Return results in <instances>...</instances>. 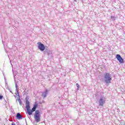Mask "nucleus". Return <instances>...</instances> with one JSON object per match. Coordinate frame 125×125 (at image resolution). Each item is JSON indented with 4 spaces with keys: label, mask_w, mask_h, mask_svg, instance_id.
Returning <instances> with one entry per match:
<instances>
[{
    "label": "nucleus",
    "mask_w": 125,
    "mask_h": 125,
    "mask_svg": "<svg viewBox=\"0 0 125 125\" xmlns=\"http://www.w3.org/2000/svg\"><path fill=\"white\" fill-rule=\"evenodd\" d=\"M2 98H3V96L0 95V100H1V99H2Z\"/></svg>",
    "instance_id": "9"
},
{
    "label": "nucleus",
    "mask_w": 125,
    "mask_h": 125,
    "mask_svg": "<svg viewBox=\"0 0 125 125\" xmlns=\"http://www.w3.org/2000/svg\"><path fill=\"white\" fill-rule=\"evenodd\" d=\"M38 48L41 51H43V50L45 49V47L44 46V45H43V44H42V42H38Z\"/></svg>",
    "instance_id": "4"
},
{
    "label": "nucleus",
    "mask_w": 125,
    "mask_h": 125,
    "mask_svg": "<svg viewBox=\"0 0 125 125\" xmlns=\"http://www.w3.org/2000/svg\"><path fill=\"white\" fill-rule=\"evenodd\" d=\"M12 125H15V124H12Z\"/></svg>",
    "instance_id": "11"
},
{
    "label": "nucleus",
    "mask_w": 125,
    "mask_h": 125,
    "mask_svg": "<svg viewBox=\"0 0 125 125\" xmlns=\"http://www.w3.org/2000/svg\"><path fill=\"white\" fill-rule=\"evenodd\" d=\"M111 19H115V17L111 16Z\"/></svg>",
    "instance_id": "10"
},
{
    "label": "nucleus",
    "mask_w": 125,
    "mask_h": 125,
    "mask_svg": "<svg viewBox=\"0 0 125 125\" xmlns=\"http://www.w3.org/2000/svg\"><path fill=\"white\" fill-rule=\"evenodd\" d=\"M116 57L119 62H120L121 64L124 63L125 62L124 61V59H123V58H122L120 54H117Z\"/></svg>",
    "instance_id": "5"
},
{
    "label": "nucleus",
    "mask_w": 125,
    "mask_h": 125,
    "mask_svg": "<svg viewBox=\"0 0 125 125\" xmlns=\"http://www.w3.org/2000/svg\"><path fill=\"white\" fill-rule=\"evenodd\" d=\"M26 108L27 110V113L29 116L33 114V112H35L36 111V109L38 108V104H35L34 105L33 107L32 108V110L30 109V102L29 101L26 102Z\"/></svg>",
    "instance_id": "1"
},
{
    "label": "nucleus",
    "mask_w": 125,
    "mask_h": 125,
    "mask_svg": "<svg viewBox=\"0 0 125 125\" xmlns=\"http://www.w3.org/2000/svg\"><path fill=\"white\" fill-rule=\"evenodd\" d=\"M76 86L77 87L78 90H79L80 89V85L78 83H76Z\"/></svg>",
    "instance_id": "8"
},
{
    "label": "nucleus",
    "mask_w": 125,
    "mask_h": 125,
    "mask_svg": "<svg viewBox=\"0 0 125 125\" xmlns=\"http://www.w3.org/2000/svg\"><path fill=\"white\" fill-rule=\"evenodd\" d=\"M16 117L18 120H22V116L21 115V114H20V113H17Z\"/></svg>",
    "instance_id": "7"
},
{
    "label": "nucleus",
    "mask_w": 125,
    "mask_h": 125,
    "mask_svg": "<svg viewBox=\"0 0 125 125\" xmlns=\"http://www.w3.org/2000/svg\"><path fill=\"white\" fill-rule=\"evenodd\" d=\"M104 82L106 83H110L111 81H112V78H111V75L109 73H106L104 75Z\"/></svg>",
    "instance_id": "2"
},
{
    "label": "nucleus",
    "mask_w": 125,
    "mask_h": 125,
    "mask_svg": "<svg viewBox=\"0 0 125 125\" xmlns=\"http://www.w3.org/2000/svg\"><path fill=\"white\" fill-rule=\"evenodd\" d=\"M41 114H40V111L36 110L34 115V119L36 123H40L41 121Z\"/></svg>",
    "instance_id": "3"
},
{
    "label": "nucleus",
    "mask_w": 125,
    "mask_h": 125,
    "mask_svg": "<svg viewBox=\"0 0 125 125\" xmlns=\"http://www.w3.org/2000/svg\"><path fill=\"white\" fill-rule=\"evenodd\" d=\"M105 103V100H103V98H101L99 101L100 106H103Z\"/></svg>",
    "instance_id": "6"
},
{
    "label": "nucleus",
    "mask_w": 125,
    "mask_h": 125,
    "mask_svg": "<svg viewBox=\"0 0 125 125\" xmlns=\"http://www.w3.org/2000/svg\"><path fill=\"white\" fill-rule=\"evenodd\" d=\"M44 97H45V96H44Z\"/></svg>",
    "instance_id": "12"
}]
</instances>
